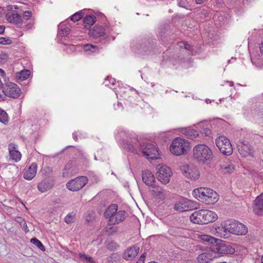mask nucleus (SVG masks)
I'll list each match as a JSON object with an SVG mask.
<instances>
[{"label": "nucleus", "instance_id": "nucleus-46", "mask_svg": "<svg viewBox=\"0 0 263 263\" xmlns=\"http://www.w3.org/2000/svg\"><path fill=\"white\" fill-rule=\"evenodd\" d=\"M146 253H143L138 259L136 263H144Z\"/></svg>", "mask_w": 263, "mask_h": 263}, {"label": "nucleus", "instance_id": "nucleus-5", "mask_svg": "<svg viewBox=\"0 0 263 263\" xmlns=\"http://www.w3.org/2000/svg\"><path fill=\"white\" fill-rule=\"evenodd\" d=\"M210 248L214 253L221 255L233 254L235 252L234 248L220 239H217L216 243L212 245Z\"/></svg>", "mask_w": 263, "mask_h": 263}, {"label": "nucleus", "instance_id": "nucleus-14", "mask_svg": "<svg viewBox=\"0 0 263 263\" xmlns=\"http://www.w3.org/2000/svg\"><path fill=\"white\" fill-rule=\"evenodd\" d=\"M182 172L185 177L190 178L191 180H196L200 176L197 168L192 164L187 165L182 170Z\"/></svg>", "mask_w": 263, "mask_h": 263}, {"label": "nucleus", "instance_id": "nucleus-51", "mask_svg": "<svg viewBox=\"0 0 263 263\" xmlns=\"http://www.w3.org/2000/svg\"><path fill=\"white\" fill-rule=\"evenodd\" d=\"M92 180L93 182L97 183L99 181V178L98 176L94 175L92 177Z\"/></svg>", "mask_w": 263, "mask_h": 263}, {"label": "nucleus", "instance_id": "nucleus-47", "mask_svg": "<svg viewBox=\"0 0 263 263\" xmlns=\"http://www.w3.org/2000/svg\"><path fill=\"white\" fill-rule=\"evenodd\" d=\"M7 59V55L6 54H0V63H4Z\"/></svg>", "mask_w": 263, "mask_h": 263}, {"label": "nucleus", "instance_id": "nucleus-44", "mask_svg": "<svg viewBox=\"0 0 263 263\" xmlns=\"http://www.w3.org/2000/svg\"><path fill=\"white\" fill-rule=\"evenodd\" d=\"M32 13L30 11H25L23 14V17L26 20H28L31 16Z\"/></svg>", "mask_w": 263, "mask_h": 263}, {"label": "nucleus", "instance_id": "nucleus-53", "mask_svg": "<svg viewBox=\"0 0 263 263\" xmlns=\"http://www.w3.org/2000/svg\"><path fill=\"white\" fill-rule=\"evenodd\" d=\"M204 132L206 136H209L211 134L210 130L208 128H206L204 129Z\"/></svg>", "mask_w": 263, "mask_h": 263}, {"label": "nucleus", "instance_id": "nucleus-24", "mask_svg": "<svg viewBox=\"0 0 263 263\" xmlns=\"http://www.w3.org/2000/svg\"><path fill=\"white\" fill-rule=\"evenodd\" d=\"M214 258L211 253H203L198 255L197 260L199 263H210Z\"/></svg>", "mask_w": 263, "mask_h": 263}, {"label": "nucleus", "instance_id": "nucleus-49", "mask_svg": "<svg viewBox=\"0 0 263 263\" xmlns=\"http://www.w3.org/2000/svg\"><path fill=\"white\" fill-rule=\"evenodd\" d=\"M183 44L184 45V48L185 49L189 50H191L192 47H191V46L190 44H187L186 42H184L183 43Z\"/></svg>", "mask_w": 263, "mask_h": 263}, {"label": "nucleus", "instance_id": "nucleus-17", "mask_svg": "<svg viewBox=\"0 0 263 263\" xmlns=\"http://www.w3.org/2000/svg\"><path fill=\"white\" fill-rule=\"evenodd\" d=\"M253 211L255 214L258 215H261L263 214V193L254 200Z\"/></svg>", "mask_w": 263, "mask_h": 263}, {"label": "nucleus", "instance_id": "nucleus-37", "mask_svg": "<svg viewBox=\"0 0 263 263\" xmlns=\"http://www.w3.org/2000/svg\"><path fill=\"white\" fill-rule=\"evenodd\" d=\"M122 145L124 149H127L129 152H134L135 151L134 145L130 142H123Z\"/></svg>", "mask_w": 263, "mask_h": 263}, {"label": "nucleus", "instance_id": "nucleus-58", "mask_svg": "<svg viewBox=\"0 0 263 263\" xmlns=\"http://www.w3.org/2000/svg\"><path fill=\"white\" fill-rule=\"evenodd\" d=\"M73 138H74L75 140H77V139H78L77 135H74V134H73Z\"/></svg>", "mask_w": 263, "mask_h": 263}, {"label": "nucleus", "instance_id": "nucleus-33", "mask_svg": "<svg viewBox=\"0 0 263 263\" xmlns=\"http://www.w3.org/2000/svg\"><path fill=\"white\" fill-rule=\"evenodd\" d=\"M30 242L34 245L35 246H36L39 249H40L41 250L43 251H45V248L43 245V243L41 242V241H40L39 239H37L36 238L34 237L31 239Z\"/></svg>", "mask_w": 263, "mask_h": 263}, {"label": "nucleus", "instance_id": "nucleus-56", "mask_svg": "<svg viewBox=\"0 0 263 263\" xmlns=\"http://www.w3.org/2000/svg\"><path fill=\"white\" fill-rule=\"evenodd\" d=\"M32 27V25L30 24H27L26 26V28L27 29H29L30 28H31Z\"/></svg>", "mask_w": 263, "mask_h": 263}, {"label": "nucleus", "instance_id": "nucleus-60", "mask_svg": "<svg viewBox=\"0 0 263 263\" xmlns=\"http://www.w3.org/2000/svg\"><path fill=\"white\" fill-rule=\"evenodd\" d=\"M261 263H263V255H262V256L261 257Z\"/></svg>", "mask_w": 263, "mask_h": 263}, {"label": "nucleus", "instance_id": "nucleus-36", "mask_svg": "<svg viewBox=\"0 0 263 263\" xmlns=\"http://www.w3.org/2000/svg\"><path fill=\"white\" fill-rule=\"evenodd\" d=\"M201 238L202 240L206 241V242H210V243H212V245L215 244L218 239H216L212 236H210L209 235H202L201 236Z\"/></svg>", "mask_w": 263, "mask_h": 263}, {"label": "nucleus", "instance_id": "nucleus-4", "mask_svg": "<svg viewBox=\"0 0 263 263\" xmlns=\"http://www.w3.org/2000/svg\"><path fill=\"white\" fill-rule=\"evenodd\" d=\"M193 158L196 160L205 163L212 158L213 153L211 149L205 144H198L193 150Z\"/></svg>", "mask_w": 263, "mask_h": 263}, {"label": "nucleus", "instance_id": "nucleus-61", "mask_svg": "<svg viewBox=\"0 0 263 263\" xmlns=\"http://www.w3.org/2000/svg\"><path fill=\"white\" fill-rule=\"evenodd\" d=\"M2 8L0 7V14L1 13Z\"/></svg>", "mask_w": 263, "mask_h": 263}, {"label": "nucleus", "instance_id": "nucleus-23", "mask_svg": "<svg viewBox=\"0 0 263 263\" xmlns=\"http://www.w3.org/2000/svg\"><path fill=\"white\" fill-rule=\"evenodd\" d=\"M105 34V29L102 26H95L89 31L90 36L97 38L103 36Z\"/></svg>", "mask_w": 263, "mask_h": 263}, {"label": "nucleus", "instance_id": "nucleus-21", "mask_svg": "<svg viewBox=\"0 0 263 263\" xmlns=\"http://www.w3.org/2000/svg\"><path fill=\"white\" fill-rule=\"evenodd\" d=\"M37 172V165L33 163L28 168L24 174V178L28 180L32 179L36 175Z\"/></svg>", "mask_w": 263, "mask_h": 263}, {"label": "nucleus", "instance_id": "nucleus-29", "mask_svg": "<svg viewBox=\"0 0 263 263\" xmlns=\"http://www.w3.org/2000/svg\"><path fill=\"white\" fill-rule=\"evenodd\" d=\"M96 16L94 15H86L83 20L84 25L85 28L89 27L95 22Z\"/></svg>", "mask_w": 263, "mask_h": 263}, {"label": "nucleus", "instance_id": "nucleus-11", "mask_svg": "<svg viewBox=\"0 0 263 263\" xmlns=\"http://www.w3.org/2000/svg\"><path fill=\"white\" fill-rule=\"evenodd\" d=\"M88 179L85 176H80L70 180L66 184L67 189L71 191H77L84 187L87 183Z\"/></svg>", "mask_w": 263, "mask_h": 263}, {"label": "nucleus", "instance_id": "nucleus-48", "mask_svg": "<svg viewBox=\"0 0 263 263\" xmlns=\"http://www.w3.org/2000/svg\"><path fill=\"white\" fill-rule=\"evenodd\" d=\"M46 173L51 174L52 173V168L49 166L46 167L44 169Z\"/></svg>", "mask_w": 263, "mask_h": 263}, {"label": "nucleus", "instance_id": "nucleus-9", "mask_svg": "<svg viewBox=\"0 0 263 263\" xmlns=\"http://www.w3.org/2000/svg\"><path fill=\"white\" fill-rule=\"evenodd\" d=\"M156 176L158 180L162 183L167 184L170 181L172 172L168 166L162 164L157 167Z\"/></svg>", "mask_w": 263, "mask_h": 263}, {"label": "nucleus", "instance_id": "nucleus-28", "mask_svg": "<svg viewBox=\"0 0 263 263\" xmlns=\"http://www.w3.org/2000/svg\"><path fill=\"white\" fill-rule=\"evenodd\" d=\"M220 165L221 172L224 174H230L234 170V166L231 163L223 162Z\"/></svg>", "mask_w": 263, "mask_h": 263}, {"label": "nucleus", "instance_id": "nucleus-19", "mask_svg": "<svg viewBox=\"0 0 263 263\" xmlns=\"http://www.w3.org/2000/svg\"><path fill=\"white\" fill-rule=\"evenodd\" d=\"M127 215V213L124 211H117L114 216L109 220L110 224H115L124 221L126 218Z\"/></svg>", "mask_w": 263, "mask_h": 263}, {"label": "nucleus", "instance_id": "nucleus-22", "mask_svg": "<svg viewBox=\"0 0 263 263\" xmlns=\"http://www.w3.org/2000/svg\"><path fill=\"white\" fill-rule=\"evenodd\" d=\"M53 185V183L50 179H44L39 183L37 185V189L42 193L45 192L51 189Z\"/></svg>", "mask_w": 263, "mask_h": 263}, {"label": "nucleus", "instance_id": "nucleus-57", "mask_svg": "<svg viewBox=\"0 0 263 263\" xmlns=\"http://www.w3.org/2000/svg\"><path fill=\"white\" fill-rule=\"evenodd\" d=\"M115 82V79H110V83H111V84H112V85H114V84Z\"/></svg>", "mask_w": 263, "mask_h": 263}, {"label": "nucleus", "instance_id": "nucleus-12", "mask_svg": "<svg viewBox=\"0 0 263 263\" xmlns=\"http://www.w3.org/2000/svg\"><path fill=\"white\" fill-rule=\"evenodd\" d=\"M2 91L9 97L17 98L21 95V90L16 84L10 82L5 84Z\"/></svg>", "mask_w": 263, "mask_h": 263}, {"label": "nucleus", "instance_id": "nucleus-8", "mask_svg": "<svg viewBox=\"0 0 263 263\" xmlns=\"http://www.w3.org/2000/svg\"><path fill=\"white\" fill-rule=\"evenodd\" d=\"M189 146L185 143L184 140L178 138L173 141L170 146V151L175 155L180 156L185 154Z\"/></svg>", "mask_w": 263, "mask_h": 263}, {"label": "nucleus", "instance_id": "nucleus-39", "mask_svg": "<svg viewBox=\"0 0 263 263\" xmlns=\"http://www.w3.org/2000/svg\"><path fill=\"white\" fill-rule=\"evenodd\" d=\"M83 14L82 12H77L72 15L71 17V20L73 22H77L79 21L82 18Z\"/></svg>", "mask_w": 263, "mask_h": 263}, {"label": "nucleus", "instance_id": "nucleus-59", "mask_svg": "<svg viewBox=\"0 0 263 263\" xmlns=\"http://www.w3.org/2000/svg\"><path fill=\"white\" fill-rule=\"evenodd\" d=\"M104 84L106 86L108 85V83H107V80H106L105 82H104Z\"/></svg>", "mask_w": 263, "mask_h": 263}, {"label": "nucleus", "instance_id": "nucleus-50", "mask_svg": "<svg viewBox=\"0 0 263 263\" xmlns=\"http://www.w3.org/2000/svg\"><path fill=\"white\" fill-rule=\"evenodd\" d=\"M147 48L146 47L145 45L143 46V47L141 48V49H139V51H138L140 53H143V52H145L146 51V49Z\"/></svg>", "mask_w": 263, "mask_h": 263}, {"label": "nucleus", "instance_id": "nucleus-42", "mask_svg": "<svg viewBox=\"0 0 263 263\" xmlns=\"http://www.w3.org/2000/svg\"><path fill=\"white\" fill-rule=\"evenodd\" d=\"M20 218L21 219V221H19V222L20 223L22 229L25 230L26 233L28 232L29 230L28 229V227L26 221L24 219H22L21 218Z\"/></svg>", "mask_w": 263, "mask_h": 263}, {"label": "nucleus", "instance_id": "nucleus-18", "mask_svg": "<svg viewBox=\"0 0 263 263\" xmlns=\"http://www.w3.org/2000/svg\"><path fill=\"white\" fill-rule=\"evenodd\" d=\"M16 145L13 143H10L8 146V150L10 159L15 162L19 161L21 159V154L16 149Z\"/></svg>", "mask_w": 263, "mask_h": 263}, {"label": "nucleus", "instance_id": "nucleus-45", "mask_svg": "<svg viewBox=\"0 0 263 263\" xmlns=\"http://www.w3.org/2000/svg\"><path fill=\"white\" fill-rule=\"evenodd\" d=\"M118 228L117 227H112L109 228L107 230V232L109 235H112L113 233H116L117 231Z\"/></svg>", "mask_w": 263, "mask_h": 263}, {"label": "nucleus", "instance_id": "nucleus-32", "mask_svg": "<svg viewBox=\"0 0 263 263\" xmlns=\"http://www.w3.org/2000/svg\"><path fill=\"white\" fill-rule=\"evenodd\" d=\"M8 116L7 112L0 108V122L6 124L8 122Z\"/></svg>", "mask_w": 263, "mask_h": 263}, {"label": "nucleus", "instance_id": "nucleus-3", "mask_svg": "<svg viewBox=\"0 0 263 263\" xmlns=\"http://www.w3.org/2000/svg\"><path fill=\"white\" fill-rule=\"evenodd\" d=\"M217 230L219 232L223 230L224 232H229L237 235H244L248 232V228L245 225L232 219L222 222L221 227H218Z\"/></svg>", "mask_w": 263, "mask_h": 263}, {"label": "nucleus", "instance_id": "nucleus-40", "mask_svg": "<svg viewBox=\"0 0 263 263\" xmlns=\"http://www.w3.org/2000/svg\"><path fill=\"white\" fill-rule=\"evenodd\" d=\"M12 43L10 39L1 37H0V44L2 45H10Z\"/></svg>", "mask_w": 263, "mask_h": 263}, {"label": "nucleus", "instance_id": "nucleus-16", "mask_svg": "<svg viewBox=\"0 0 263 263\" xmlns=\"http://www.w3.org/2000/svg\"><path fill=\"white\" fill-rule=\"evenodd\" d=\"M142 180L147 186L155 187V178L149 171L145 170L142 172Z\"/></svg>", "mask_w": 263, "mask_h": 263}, {"label": "nucleus", "instance_id": "nucleus-15", "mask_svg": "<svg viewBox=\"0 0 263 263\" xmlns=\"http://www.w3.org/2000/svg\"><path fill=\"white\" fill-rule=\"evenodd\" d=\"M139 247L136 245L127 248L123 253L122 257L126 261L133 260L138 254Z\"/></svg>", "mask_w": 263, "mask_h": 263}, {"label": "nucleus", "instance_id": "nucleus-27", "mask_svg": "<svg viewBox=\"0 0 263 263\" xmlns=\"http://www.w3.org/2000/svg\"><path fill=\"white\" fill-rule=\"evenodd\" d=\"M181 132L182 134L185 135L186 137L190 139L195 138L199 135L198 131L190 128H183L181 129Z\"/></svg>", "mask_w": 263, "mask_h": 263}, {"label": "nucleus", "instance_id": "nucleus-25", "mask_svg": "<svg viewBox=\"0 0 263 263\" xmlns=\"http://www.w3.org/2000/svg\"><path fill=\"white\" fill-rule=\"evenodd\" d=\"M118 206L116 204H112L104 212V216L106 218L108 219L109 220L114 216L116 212L118 211Z\"/></svg>", "mask_w": 263, "mask_h": 263}, {"label": "nucleus", "instance_id": "nucleus-55", "mask_svg": "<svg viewBox=\"0 0 263 263\" xmlns=\"http://www.w3.org/2000/svg\"><path fill=\"white\" fill-rule=\"evenodd\" d=\"M259 48H260V51L262 53H263V42L261 43L260 44V46H259Z\"/></svg>", "mask_w": 263, "mask_h": 263}, {"label": "nucleus", "instance_id": "nucleus-38", "mask_svg": "<svg viewBox=\"0 0 263 263\" xmlns=\"http://www.w3.org/2000/svg\"><path fill=\"white\" fill-rule=\"evenodd\" d=\"M84 49L86 51H90L93 52H95L96 50H98V48L96 46L87 44L84 46Z\"/></svg>", "mask_w": 263, "mask_h": 263}, {"label": "nucleus", "instance_id": "nucleus-6", "mask_svg": "<svg viewBox=\"0 0 263 263\" xmlns=\"http://www.w3.org/2000/svg\"><path fill=\"white\" fill-rule=\"evenodd\" d=\"M215 143L220 152L224 155L230 156L232 154V145L227 137L219 136L215 140Z\"/></svg>", "mask_w": 263, "mask_h": 263}, {"label": "nucleus", "instance_id": "nucleus-54", "mask_svg": "<svg viewBox=\"0 0 263 263\" xmlns=\"http://www.w3.org/2000/svg\"><path fill=\"white\" fill-rule=\"evenodd\" d=\"M5 27L3 25H0V34H2L4 32Z\"/></svg>", "mask_w": 263, "mask_h": 263}, {"label": "nucleus", "instance_id": "nucleus-13", "mask_svg": "<svg viewBox=\"0 0 263 263\" xmlns=\"http://www.w3.org/2000/svg\"><path fill=\"white\" fill-rule=\"evenodd\" d=\"M237 145L239 154L243 157H247L249 156H253V148L248 142L239 141Z\"/></svg>", "mask_w": 263, "mask_h": 263}, {"label": "nucleus", "instance_id": "nucleus-35", "mask_svg": "<svg viewBox=\"0 0 263 263\" xmlns=\"http://www.w3.org/2000/svg\"><path fill=\"white\" fill-rule=\"evenodd\" d=\"M76 213L72 212L67 214L65 218V221L68 223H72L74 222L75 219Z\"/></svg>", "mask_w": 263, "mask_h": 263}, {"label": "nucleus", "instance_id": "nucleus-2", "mask_svg": "<svg viewBox=\"0 0 263 263\" xmlns=\"http://www.w3.org/2000/svg\"><path fill=\"white\" fill-rule=\"evenodd\" d=\"M194 223L205 224L216 221L218 216L214 212L207 210H200L194 212L190 217Z\"/></svg>", "mask_w": 263, "mask_h": 263}, {"label": "nucleus", "instance_id": "nucleus-1", "mask_svg": "<svg viewBox=\"0 0 263 263\" xmlns=\"http://www.w3.org/2000/svg\"><path fill=\"white\" fill-rule=\"evenodd\" d=\"M193 195L195 198L206 204H214L219 199L218 194L209 187H200L194 190Z\"/></svg>", "mask_w": 263, "mask_h": 263}, {"label": "nucleus", "instance_id": "nucleus-43", "mask_svg": "<svg viewBox=\"0 0 263 263\" xmlns=\"http://www.w3.org/2000/svg\"><path fill=\"white\" fill-rule=\"evenodd\" d=\"M69 32V28L66 27L63 29H62L60 31V34L62 36H67Z\"/></svg>", "mask_w": 263, "mask_h": 263}, {"label": "nucleus", "instance_id": "nucleus-26", "mask_svg": "<svg viewBox=\"0 0 263 263\" xmlns=\"http://www.w3.org/2000/svg\"><path fill=\"white\" fill-rule=\"evenodd\" d=\"M153 189L152 192L155 197L161 200L165 198L166 191L165 190L161 187L157 186L156 185H155V187Z\"/></svg>", "mask_w": 263, "mask_h": 263}, {"label": "nucleus", "instance_id": "nucleus-7", "mask_svg": "<svg viewBox=\"0 0 263 263\" xmlns=\"http://www.w3.org/2000/svg\"><path fill=\"white\" fill-rule=\"evenodd\" d=\"M140 149L143 155L149 159H157L159 153L155 145L151 143L145 142L140 145Z\"/></svg>", "mask_w": 263, "mask_h": 263}, {"label": "nucleus", "instance_id": "nucleus-41", "mask_svg": "<svg viewBox=\"0 0 263 263\" xmlns=\"http://www.w3.org/2000/svg\"><path fill=\"white\" fill-rule=\"evenodd\" d=\"M20 74V78L22 79V80H25L28 78L30 74V71L29 70H26L25 71L21 72Z\"/></svg>", "mask_w": 263, "mask_h": 263}, {"label": "nucleus", "instance_id": "nucleus-34", "mask_svg": "<svg viewBox=\"0 0 263 263\" xmlns=\"http://www.w3.org/2000/svg\"><path fill=\"white\" fill-rule=\"evenodd\" d=\"M80 258L83 261H87L89 263H96V261L93 260V259L90 256L85 254V253H80L79 254Z\"/></svg>", "mask_w": 263, "mask_h": 263}, {"label": "nucleus", "instance_id": "nucleus-10", "mask_svg": "<svg viewBox=\"0 0 263 263\" xmlns=\"http://www.w3.org/2000/svg\"><path fill=\"white\" fill-rule=\"evenodd\" d=\"M197 203L188 200L186 198H181L174 205V209L179 212H185L197 208Z\"/></svg>", "mask_w": 263, "mask_h": 263}, {"label": "nucleus", "instance_id": "nucleus-20", "mask_svg": "<svg viewBox=\"0 0 263 263\" xmlns=\"http://www.w3.org/2000/svg\"><path fill=\"white\" fill-rule=\"evenodd\" d=\"M7 21L11 23H13L17 25H21L22 24L23 20L21 15L17 13L8 12L6 15Z\"/></svg>", "mask_w": 263, "mask_h": 263}, {"label": "nucleus", "instance_id": "nucleus-31", "mask_svg": "<svg viewBox=\"0 0 263 263\" xmlns=\"http://www.w3.org/2000/svg\"><path fill=\"white\" fill-rule=\"evenodd\" d=\"M6 171L9 173V175H12L17 173L18 167L14 164H8L6 167Z\"/></svg>", "mask_w": 263, "mask_h": 263}, {"label": "nucleus", "instance_id": "nucleus-30", "mask_svg": "<svg viewBox=\"0 0 263 263\" xmlns=\"http://www.w3.org/2000/svg\"><path fill=\"white\" fill-rule=\"evenodd\" d=\"M106 247L110 251H114L119 248V245L115 241H106L105 242Z\"/></svg>", "mask_w": 263, "mask_h": 263}, {"label": "nucleus", "instance_id": "nucleus-52", "mask_svg": "<svg viewBox=\"0 0 263 263\" xmlns=\"http://www.w3.org/2000/svg\"><path fill=\"white\" fill-rule=\"evenodd\" d=\"M251 60H252V63L256 65L257 67H259V68H261L262 67L259 65V62H256V61H255V59H253V58H252L251 59Z\"/></svg>", "mask_w": 263, "mask_h": 263}]
</instances>
